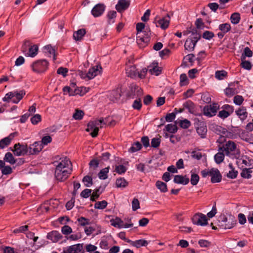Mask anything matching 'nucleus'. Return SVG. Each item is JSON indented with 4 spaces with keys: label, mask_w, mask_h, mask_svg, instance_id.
<instances>
[{
    "label": "nucleus",
    "mask_w": 253,
    "mask_h": 253,
    "mask_svg": "<svg viewBox=\"0 0 253 253\" xmlns=\"http://www.w3.org/2000/svg\"><path fill=\"white\" fill-rule=\"evenodd\" d=\"M53 165L55 167V177L58 181L65 180L72 171V163L66 157L60 158L54 162Z\"/></svg>",
    "instance_id": "nucleus-1"
},
{
    "label": "nucleus",
    "mask_w": 253,
    "mask_h": 253,
    "mask_svg": "<svg viewBox=\"0 0 253 253\" xmlns=\"http://www.w3.org/2000/svg\"><path fill=\"white\" fill-rule=\"evenodd\" d=\"M26 92L24 90H14L7 93L2 98L4 102H9L11 101L15 104H17L25 95Z\"/></svg>",
    "instance_id": "nucleus-2"
},
{
    "label": "nucleus",
    "mask_w": 253,
    "mask_h": 253,
    "mask_svg": "<svg viewBox=\"0 0 253 253\" xmlns=\"http://www.w3.org/2000/svg\"><path fill=\"white\" fill-rule=\"evenodd\" d=\"M201 175L203 177H206L208 176H211V182L213 183L220 182L222 178V176L218 169L214 168L202 170Z\"/></svg>",
    "instance_id": "nucleus-3"
},
{
    "label": "nucleus",
    "mask_w": 253,
    "mask_h": 253,
    "mask_svg": "<svg viewBox=\"0 0 253 253\" xmlns=\"http://www.w3.org/2000/svg\"><path fill=\"white\" fill-rule=\"evenodd\" d=\"M215 132L220 135L219 139L217 140V142L222 143L225 140V137H227L230 138L234 139L237 137V135L233 132L228 131L220 126H217L215 129Z\"/></svg>",
    "instance_id": "nucleus-4"
},
{
    "label": "nucleus",
    "mask_w": 253,
    "mask_h": 253,
    "mask_svg": "<svg viewBox=\"0 0 253 253\" xmlns=\"http://www.w3.org/2000/svg\"><path fill=\"white\" fill-rule=\"evenodd\" d=\"M103 122V120L101 119L89 122L87 124L86 130L90 132V134L92 137H96L98 134L99 128L102 127Z\"/></svg>",
    "instance_id": "nucleus-5"
},
{
    "label": "nucleus",
    "mask_w": 253,
    "mask_h": 253,
    "mask_svg": "<svg viewBox=\"0 0 253 253\" xmlns=\"http://www.w3.org/2000/svg\"><path fill=\"white\" fill-rule=\"evenodd\" d=\"M236 164L240 169L253 168V160L246 156L238 158Z\"/></svg>",
    "instance_id": "nucleus-6"
},
{
    "label": "nucleus",
    "mask_w": 253,
    "mask_h": 253,
    "mask_svg": "<svg viewBox=\"0 0 253 253\" xmlns=\"http://www.w3.org/2000/svg\"><path fill=\"white\" fill-rule=\"evenodd\" d=\"M48 64V62L46 60H41L33 63L31 65V67L34 72L42 73L46 70Z\"/></svg>",
    "instance_id": "nucleus-7"
},
{
    "label": "nucleus",
    "mask_w": 253,
    "mask_h": 253,
    "mask_svg": "<svg viewBox=\"0 0 253 253\" xmlns=\"http://www.w3.org/2000/svg\"><path fill=\"white\" fill-rule=\"evenodd\" d=\"M219 108L218 103H213L209 105H207L203 109L204 114L209 117H211L216 115L217 110Z\"/></svg>",
    "instance_id": "nucleus-8"
},
{
    "label": "nucleus",
    "mask_w": 253,
    "mask_h": 253,
    "mask_svg": "<svg viewBox=\"0 0 253 253\" xmlns=\"http://www.w3.org/2000/svg\"><path fill=\"white\" fill-rule=\"evenodd\" d=\"M199 38L200 37L197 34L193 33L192 36L186 41L184 44L185 49L189 51L193 50Z\"/></svg>",
    "instance_id": "nucleus-9"
},
{
    "label": "nucleus",
    "mask_w": 253,
    "mask_h": 253,
    "mask_svg": "<svg viewBox=\"0 0 253 253\" xmlns=\"http://www.w3.org/2000/svg\"><path fill=\"white\" fill-rule=\"evenodd\" d=\"M220 226L223 229H231L233 228L236 224V220L233 217L230 216L227 218L225 216L221 217V220L219 221Z\"/></svg>",
    "instance_id": "nucleus-10"
},
{
    "label": "nucleus",
    "mask_w": 253,
    "mask_h": 253,
    "mask_svg": "<svg viewBox=\"0 0 253 253\" xmlns=\"http://www.w3.org/2000/svg\"><path fill=\"white\" fill-rule=\"evenodd\" d=\"M83 244H77L65 248L62 253H84Z\"/></svg>",
    "instance_id": "nucleus-11"
},
{
    "label": "nucleus",
    "mask_w": 253,
    "mask_h": 253,
    "mask_svg": "<svg viewBox=\"0 0 253 253\" xmlns=\"http://www.w3.org/2000/svg\"><path fill=\"white\" fill-rule=\"evenodd\" d=\"M221 110L219 111L218 116L222 119H225L228 117L234 111V107L228 104H225L222 106Z\"/></svg>",
    "instance_id": "nucleus-12"
},
{
    "label": "nucleus",
    "mask_w": 253,
    "mask_h": 253,
    "mask_svg": "<svg viewBox=\"0 0 253 253\" xmlns=\"http://www.w3.org/2000/svg\"><path fill=\"white\" fill-rule=\"evenodd\" d=\"M193 224L205 226L208 224V219L206 216L202 213H196L192 218Z\"/></svg>",
    "instance_id": "nucleus-13"
},
{
    "label": "nucleus",
    "mask_w": 253,
    "mask_h": 253,
    "mask_svg": "<svg viewBox=\"0 0 253 253\" xmlns=\"http://www.w3.org/2000/svg\"><path fill=\"white\" fill-rule=\"evenodd\" d=\"M14 154L17 156H23L28 154V147L27 145H21L19 143L16 144L12 150Z\"/></svg>",
    "instance_id": "nucleus-14"
},
{
    "label": "nucleus",
    "mask_w": 253,
    "mask_h": 253,
    "mask_svg": "<svg viewBox=\"0 0 253 253\" xmlns=\"http://www.w3.org/2000/svg\"><path fill=\"white\" fill-rule=\"evenodd\" d=\"M43 148L40 141L35 142L33 144L30 145L28 148V154L35 155L39 153Z\"/></svg>",
    "instance_id": "nucleus-15"
},
{
    "label": "nucleus",
    "mask_w": 253,
    "mask_h": 253,
    "mask_svg": "<svg viewBox=\"0 0 253 253\" xmlns=\"http://www.w3.org/2000/svg\"><path fill=\"white\" fill-rule=\"evenodd\" d=\"M150 31L149 29L146 28L144 30L143 32L142 33L141 39L139 40L138 36H136V41L138 44H141L142 46L143 44H147L150 41Z\"/></svg>",
    "instance_id": "nucleus-16"
},
{
    "label": "nucleus",
    "mask_w": 253,
    "mask_h": 253,
    "mask_svg": "<svg viewBox=\"0 0 253 253\" xmlns=\"http://www.w3.org/2000/svg\"><path fill=\"white\" fill-rule=\"evenodd\" d=\"M105 5L102 3L96 4L91 10V14L94 17L101 16L104 12Z\"/></svg>",
    "instance_id": "nucleus-17"
},
{
    "label": "nucleus",
    "mask_w": 253,
    "mask_h": 253,
    "mask_svg": "<svg viewBox=\"0 0 253 253\" xmlns=\"http://www.w3.org/2000/svg\"><path fill=\"white\" fill-rule=\"evenodd\" d=\"M17 135V132L10 133L8 136L0 140V149H3L8 146L14 137Z\"/></svg>",
    "instance_id": "nucleus-18"
},
{
    "label": "nucleus",
    "mask_w": 253,
    "mask_h": 253,
    "mask_svg": "<svg viewBox=\"0 0 253 253\" xmlns=\"http://www.w3.org/2000/svg\"><path fill=\"white\" fill-rule=\"evenodd\" d=\"M148 71L152 74L156 76L159 75L161 73V68L158 66V62L154 61L148 67Z\"/></svg>",
    "instance_id": "nucleus-19"
},
{
    "label": "nucleus",
    "mask_w": 253,
    "mask_h": 253,
    "mask_svg": "<svg viewBox=\"0 0 253 253\" xmlns=\"http://www.w3.org/2000/svg\"><path fill=\"white\" fill-rule=\"evenodd\" d=\"M47 238L52 242L56 243L63 238V236L58 231L55 230L48 233Z\"/></svg>",
    "instance_id": "nucleus-20"
},
{
    "label": "nucleus",
    "mask_w": 253,
    "mask_h": 253,
    "mask_svg": "<svg viewBox=\"0 0 253 253\" xmlns=\"http://www.w3.org/2000/svg\"><path fill=\"white\" fill-rule=\"evenodd\" d=\"M170 22V17L167 14L164 17L159 20L156 24L157 27H160L162 29H166L169 26Z\"/></svg>",
    "instance_id": "nucleus-21"
},
{
    "label": "nucleus",
    "mask_w": 253,
    "mask_h": 253,
    "mask_svg": "<svg viewBox=\"0 0 253 253\" xmlns=\"http://www.w3.org/2000/svg\"><path fill=\"white\" fill-rule=\"evenodd\" d=\"M130 5L129 1L127 0H119L117 4L116 5V9L119 12L126 9Z\"/></svg>",
    "instance_id": "nucleus-22"
},
{
    "label": "nucleus",
    "mask_w": 253,
    "mask_h": 253,
    "mask_svg": "<svg viewBox=\"0 0 253 253\" xmlns=\"http://www.w3.org/2000/svg\"><path fill=\"white\" fill-rule=\"evenodd\" d=\"M111 239V236L105 235L102 237L99 242L100 248L103 250L108 249Z\"/></svg>",
    "instance_id": "nucleus-23"
},
{
    "label": "nucleus",
    "mask_w": 253,
    "mask_h": 253,
    "mask_svg": "<svg viewBox=\"0 0 253 253\" xmlns=\"http://www.w3.org/2000/svg\"><path fill=\"white\" fill-rule=\"evenodd\" d=\"M43 50L46 56L52 58L54 61L56 60L55 50L51 45L44 46Z\"/></svg>",
    "instance_id": "nucleus-24"
},
{
    "label": "nucleus",
    "mask_w": 253,
    "mask_h": 253,
    "mask_svg": "<svg viewBox=\"0 0 253 253\" xmlns=\"http://www.w3.org/2000/svg\"><path fill=\"white\" fill-rule=\"evenodd\" d=\"M101 67L99 66H94L90 68L88 71V80L93 79L100 73Z\"/></svg>",
    "instance_id": "nucleus-25"
},
{
    "label": "nucleus",
    "mask_w": 253,
    "mask_h": 253,
    "mask_svg": "<svg viewBox=\"0 0 253 253\" xmlns=\"http://www.w3.org/2000/svg\"><path fill=\"white\" fill-rule=\"evenodd\" d=\"M196 131L202 138H205L207 132L206 126L203 122H200L198 126H196Z\"/></svg>",
    "instance_id": "nucleus-26"
},
{
    "label": "nucleus",
    "mask_w": 253,
    "mask_h": 253,
    "mask_svg": "<svg viewBox=\"0 0 253 253\" xmlns=\"http://www.w3.org/2000/svg\"><path fill=\"white\" fill-rule=\"evenodd\" d=\"M224 150L227 155H228L231 152L235 151L236 149V144L232 141H228L226 142L225 146L223 147Z\"/></svg>",
    "instance_id": "nucleus-27"
},
{
    "label": "nucleus",
    "mask_w": 253,
    "mask_h": 253,
    "mask_svg": "<svg viewBox=\"0 0 253 253\" xmlns=\"http://www.w3.org/2000/svg\"><path fill=\"white\" fill-rule=\"evenodd\" d=\"M173 181L177 184L186 185L189 183V179L186 176L176 175L174 176Z\"/></svg>",
    "instance_id": "nucleus-28"
},
{
    "label": "nucleus",
    "mask_w": 253,
    "mask_h": 253,
    "mask_svg": "<svg viewBox=\"0 0 253 253\" xmlns=\"http://www.w3.org/2000/svg\"><path fill=\"white\" fill-rule=\"evenodd\" d=\"M138 70L134 66H130L126 69V74L127 76L134 78L137 77Z\"/></svg>",
    "instance_id": "nucleus-29"
},
{
    "label": "nucleus",
    "mask_w": 253,
    "mask_h": 253,
    "mask_svg": "<svg viewBox=\"0 0 253 253\" xmlns=\"http://www.w3.org/2000/svg\"><path fill=\"white\" fill-rule=\"evenodd\" d=\"M225 94L228 97H231L238 93V89L233 86V84H229L228 87L224 90Z\"/></svg>",
    "instance_id": "nucleus-30"
},
{
    "label": "nucleus",
    "mask_w": 253,
    "mask_h": 253,
    "mask_svg": "<svg viewBox=\"0 0 253 253\" xmlns=\"http://www.w3.org/2000/svg\"><path fill=\"white\" fill-rule=\"evenodd\" d=\"M89 90V88L84 86H80L77 87H74V95H79L83 96Z\"/></svg>",
    "instance_id": "nucleus-31"
},
{
    "label": "nucleus",
    "mask_w": 253,
    "mask_h": 253,
    "mask_svg": "<svg viewBox=\"0 0 253 253\" xmlns=\"http://www.w3.org/2000/svg\"><path fill=\"white\" fill-rule=\"evenodd\" d=\"M38 49L39 48L37 45L34 44L32 45L29 48V52L26 55L29 57H34L38 54Z\"/></svg>",
    "instance_id": "nucleus-32"
},
{
    "label": "nucleus",
    "mask_w": 253,
    "mask_h": 253,
    "mask_svg": "<svg viewBox=\"0 0 253 253\" xmlns=\"http://www.w3.org/2000/svg\"><path fill=\"white\" fill-rule=\"evenodd\" d=\"M183 106L185 109H187L190 113H193L195 111L194 104L190 100H188L184 102Z\"/></svg>",
    "instance_id": "nucleus-33"
},
{
    "label": "nucleus",
    "mask_w": 253,
    "mask_h": 253,
    "mask_svg": "<svg viewBox=\"0 0 253 253\" xmlns=\"http://www.w3.org/2000/svg\"><path fill=\"white\" fill-rule=\"evenodd\" d=\"M132 244V246L139 248L141 247H146L148 245V242L144 239H140L134 241Z\"/></svg>",
    "instance_id": "nucleus-34"
},
{
    "label": "nucleus",
    "mask_w": 253,
    "mask_h": 253,
    "mask_svg": "<svg viewBox=\"0 0 253 253\" xmlns=\"http://www.w3.org/2000/svg\"><path fill=\"white\" fill-rule=\"evenodd\" d=\"M110 167H108L100 170L98 174L99 179L105 180L108 177V173L109 171Z\"/></svg>",
    "instance_id": "nucleus-35"
},
{
    "label": "nucleus",
    "mask_w": 253,
    "mask_h": 253,
    "mask_svg": "<svg viewBox=\"0 0 253 253\" xmlns=\"http://www.w3.org/2000/svg\"><path fill=\"white\" fill-rule=\"evenodd\" d=\"M85 30L84 29L78 30L74 33L73 38L76 41L81 40L85 34Z\"/></svg>",
    "instance_id": "nucleus-36"
},
{
    "label": "nucleus",
    "mask_w": 253,
    "mask_h": 253,
    "mask_svg": "<svg viewBox=\"0 0 253 253\" xmlns=\"http://www.w3.org/2000/svg\"><path fill=\"white\" fill-rule=\"evenodd\" d=\"M236 113L242 121L245 120L248 116V113L245 108L239 109L236 111Z\"/></svg>",
    "instance_id": "nucleus-37"
},
{
    "label": "nucleus",
    "mask_w": 253,
    "mask_h": 253,
    "mask_svg": "<svg viewBox=\"0 0 253 253\" xmlns=\"http://www.w3.org/2000/svg\"><path fill=\"white\" fill-rule=\"evenodd\" d=\"M4 161L13 165L16 163V160L14 159L13 155L10 152H7L3 158Z\"/></svg>",
    "instance_id": "nucleus-38"
},
{
    "label": "nucleus",
    "mask_w": 253,
    "mask_h": 253,
    "mask_svg": "<svg viewBox=\"0 0 253 253\" xmlns=\"http://www.w3.org/2000/svg\"><path fill=\"white\" fill-rule=\"evenodd\" d=\"M136 28L137 30L136 36H138L139 40H140L141 38H142V33H143L144 30L146 29H145V24L143 23H138L136 24Z\"/></svg>",
    "instance_id": "nucleus-39"
},
{
    "label": "nucleus",
    "mask_w": 253,
    "mask_h": 253,
    "mask_svg": "<svg viewBox=\"0 0 253 253\" xmlns=\"http://www.w3.org/2000/svg\"><path fill=\"white\" fill-rule=\"evenodd\" d=\"M229 167L230 170L227 174V177L231 179L235 178L237 176L238 171L235 170L232 164H229Z\"/></svg>",
    "instance_id": "nucleus-40"
},
{
    "label": "nucleus",
    "mask_w": 253,
    "mask_h": 253,
    "mask_svg": "<svg viewBox=\"0 0 253 253\" xmlns=\"http://www.w3.org/2000/svg\"><path fill=\"white\" fill-rule=\"evenodd\" d=\"M227 76V73L224 70L217 71L215 73V77L218 80H222Z\"/></svg>",
    "instance_id": "nucleus-41"
},
{
    "label": "nucleus",
    "mask_w": 253,
    "mask_h": 253,
    "mask_svg": "<svg viewBox=\"0 0 253 253\" xmlns=\"http://www.w3.org/2000/svg\"><path fill=\"white\" fill-rule=\"evenodd\" d=\"M76 84L75 83H72L71 84V87L69 86H65L63 88V91L64 94L69 93L70 96H74V90L75 86Z\"/></svg>",
    "instance_id": "nucleus-42"
},
{
    "label": "nucleus",
    "mask_w": 253,
    "mask_h": 253,
    "mask_svg": "<svg viewBox=\"0 0 253 253\" xmlns=\"http://www.w3.org/2000/svg\"><path fill=\"white\" fill-rule=\"evenodd\" d=\"M253 168H248L245 169H242V171L241 173V176L245 178H250L251 177V169Z\"/></svg>",
    "instance_id": "nucleus-43"
},
{
    "label": "nucleus",
    "mask_w": 253,
    "mask_h": 253,
    "mask_svg": "<svg viewBox=\"0 0 253 253\" xmlns=\"http://www.w3.org/2000/svg\"><path fill=\"white\" fill-rule=\"evenodd\" d=\"M241 66L243 68L248 71L251 70L253 65L250 61L246 60V59L243 60V58H241Z\"/></svg>",
    "instance_id": "nucleus-44"
},
{
    "label": "nucleus",
    "mask_w": 253,
    "mask_h": 253,
    "mask_svg": "<svg viewBox=\"0 0 253 253\" xmlns=\"http://www.w3.org/2000/svg\"><path fill=\"white\" fill-rule=\"evenodd\" d=\"M123 221L119 218L116 217L115 219L110 220L111 224L115 227L122 228Z\"/></svg>",
    "instance_id": "nucleus-45"
},
{
    "label": "nucleus",
    "mask_w": 253,
    "mask_h": 253,
    "mask_svg": "<svg viewBox=\"0 0 253 253\" xmlns=\"http://www.w3.org/2000/svg\"><path fill=\"white\" fill-rule=\"evenodd\" d=\"M61 231L63 235L66 236V237L73 233V230L72 228L67 225H65L61 227Z\"/></svg>",
    "instance_id": "nucleus-46"
},
{
    "label": "nucleus",
    "mask_w": 253,
    "mask_h": 253,
    "mask_svg": "<svg viewBox=\"0 0 253 253\" xmlns=\"http://www.w3.org/2000/svg\"><path fill=\"white\" fill-rule=\"evenodd\" d=\"M116 184L117 187L125 188L127 185L128 182L124 178H120L116 180Z\"/></svg>",
    "instance_id": "nucleus-47"
},
{
    "label": "nucleus",
    "mask_w": 253,
    "mask_h": 253,
    "mask_svg": "<svg viewBox=\"0 0 253 253\" xmlns=\"http://www.w3.org/2000/svg\"><path fill=\"white\" fill-rule=\"evenodd\" d=\"M82 235L80 233H72L67 237V240L72 241H76L81 239Z\"/></svg>",
    "instance_id": "nucleus-48"
},
{
    "label": "nucleus",
    "mask_w": 253,
    "mask_h": 253,
    "mask_svg": "<svg viewBox=\"0 0 253 253\" xmlns=\"http://www.w3.org/2000/svg\"><path fill=\"white\" fill-rule=\"evenodd\" d=\"M84 112L81 110L76 109L73 114V118L76 120L82 119L84 116Z\"/></svg>",
    "instance_id": "nucleus-49"
},
{
    "label": "nucleus",
    "mask_w": 253,
    "mask_h": 253,
    "mask_svg": "<svg viewBox=\"0 0 253 253\" xmlns=\"http://www.w3.org/2000/svg\"><path fill=\"white\" fill-rule=\"evenodd\" d=\"M156 186L158 189H159L162 192H166L167 191V184L161 181H158L156 182Z\"/></svg>",
    "instance_id": "nucleus-50"
},
{
    "label": "nucleus",
    "mask_w": 253,
    "mask_h": 253,
    "mask_svg": "<svg viewBox=\"0 0 253 253\" xmlns=\"http://www.w3.org/2000/svg\"><path fill=\"white\" fill-rule=\"evenodd\" d=\"M83 182L87 187H90L93 184L92 178L91 176L86 175L83 179Z\"/></svg>",
    "instance_id": "nucleus-51"
},
{
    "label": "nucleus",
    "mask_w": 253,
    "mask_h": 253,
    "mask_svg": "<svg viewBox=\"0 0 253 253\" xmlns=\"http://www.w3.org/2000/svg\"><path fill=\"white\" fill-rule=\"evenodd\" d=\"M240 15L238 13H233L230 17L231 22L233 24H237L240 20Z\"/></svg>",
    "instance_id": "nucleus-52"
},
{
    "label": "nucleus",
    "mask_w": 253,
    "mask_h": 253,
    "mask_svg": "<svg viewBox=\"0 0 253 253\" xmlns=\"http://www.w3.org/2000/svg\"><path fill=\"white\" fill-rule=\"evenodd\" d=\"M252 51L248 47H246L244 50V52L242 54L241 58L246 59V57H251L253 56Z\"/></svg>",
    "instance_id": "nucleus-53"
},
{
    "label": "nucleus",
    "mask_w": 253,
    "mask_h": 253,
    "mask_svg": "<svg viewBox=\"0 0 253 253\" xmlns=\"http://www.w3.org/2000/svg\"><path fill=\"white\" fill-rule=\"evenodd\" d=\"M219 29L225 34L229 32L231 29L230 24L229 23L221 24L219 25Z\"/></svg>",
    "instance_id": "nucleus-54"
},
{
    "label": "nucleus",
    "mask_w": 253,
    "mask_h": 253,
    "mask_svg": "<svg viewBox=\"0 0 253 253\" xmlns=\"http://www.w3.org/2000/svg\"><path fill=\"white\" fill-rule=\"evenodd\" d=\"M107 204V202L105 200L97 202L94 204V208L96 209L103 210L106 207Z\"/></svg>",
    "instance_id": "nucleus-55"
},
{
    "label": "nucleus",
    "mask_w": 253,
    "mask_h": 253,
    "mask_svg": "<svg viewBox=\"0 0 253 253\" xmlns=\"http://www.w3.org/2000/svg\"><path fill=\"white\" fill-rule=\"evenodd\" d=\"M178 124L181 128L184 129L188 128L191 126L190 122L186 119L179 120Z\"/></svg>",
    "instance_id": "nucleus-56"
},
{
    "label": "nucleus",
    "mask_w": 253,
    "mask_h": 253,
    "mask_svg": "<svg viewBox=\"0 0 253 253\" xmlns=\"http://www.w3.org/2000/svg\"><path fill=\"white\" fill-rule=\"evenodd\" d=\"M215 162L217 164H220L224 159V155L223 152H218L214 157Z\"/></svg>",
    "instance_id": "nucleus-57"
},
{
    "label": "nucleus",
    "mask_w": 253,
    "mask_h": 253,
    "mask_svg": "<svg viewBox=\"0 0 253 253\" xmlns=\"http://www.w3.org/2000/svg\"><path fill=\"white\" fill-rule=\"evenodd\" d=\"M100 187L96 188L95 189L90 197V200L92 201H95L99 196L100 194L102 193V191H100Z\"/></svg>",
    "instance_id": "nucleus-58"
},
{
    "label": "nucleus",
    "mask_w": 253,
    "mask_h": 253,
    "mask_svg": "<svg viewBox=\"0 0 253 253\" xmlns=\"http://www.w3.org/2000/svg\"><path fill=\"white\" fill-rule=\"evenodd\" d=\"M141 148V144L139 142L134 143L130 148L129 151L130 152H135Z\"/></svg>",
    "instance_id": "nucleus-59"
},
{
    "label": "nucleus",
    "mask_w": 253,
    "mask_h": 253,
    "mask_svg": "<svg viewBox=\"0 0 253 253\" xmlns=\"http://www.w3.org/2000/svg\"><path fill=\"white\" fill-rule=\"evenodd\" d=\"M93 227V232H95L96 235L100 234L102 233H105L106 230L104 228H102L100 225L96 224Z\"/></svg>",
    "instance_id": "nucleus-60"
},
{
    "label": "nucleus",
    "mask_w": 253,
    "mask_h": 253,
    "mask_svg": "<svg viewBox=\"0 0 253 253\" xmlns=\"http://www.w3.org/2000/svg\"><path fill=\"white\" fill-rule=\"evenodd\" d=\"M198 244L201 248H208L211 245V242L207 240L200 239L198 241Z\"/></svg>",
    "instance_id": "nucleus-61"
},
{
    "label": "nucleus",
    "mask_w": 253,
    "mask_h": 253,
    "mask_svg": "<svg viewBox=\"0 0 253 253\" xmlns=\"http://www.w3.org/2000/svg\"><path fill=\"white\" fill-rule=\"evenodd\" d=\"M77 221L81 226H85L89 224V220L84 217H81L78 218Z\"/></svg>",
    "instance_id": "nucleus-62"
},
{
    "label": "nucleus",
    "mask_w": 253,
    "mask_h": 253,
    "mask_svg": "<svg viewBox=\"0 0 253 253\" xmlns=\"http://www.w3.org/2000/svg\"><path fill=\"white\" fill-rule=\"evenodd\" d=\"M142 107L141 100L138 98L134 100L132 104V107L134 109L140 110Z\"/></svg>",
    "instance_id": "nucleus-63"
},
{
    "label": "nucleus",
    "mask_w": 253,
    "mask_h": 253,
    "mask_svg": "<svg viewBox=\"0 0 253 253\" xmlns=\"http://www.w3.org/2000/svg\"><path fill=\"white\" fill-rule=\"evenodd\" d=\"M127 170L126 168L122 165L116 166L115 171L117 173L121 174L124 173Z\"/></svg>",
    "instance_id": "nucleus-64"
}]
</instances>
